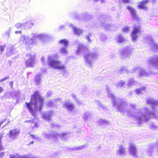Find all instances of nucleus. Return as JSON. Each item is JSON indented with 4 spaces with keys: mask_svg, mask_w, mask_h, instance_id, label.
<instances>
[{
    "mask_svg": "<svg viewBox=\"0 0 158 158\" xmlns=\"http://www.w3.org/2000/svg\"><path fill=\"white\" fill-rule=\"evenodd\" d=\"M34 143V142L33 141H31V142L29 144V145H30V144H33Z\"/></svg>",
    "mask_w": 158,
    "mask_h": 158,
    "instance_id": "nucleus-61",
    "label": "nucleus"
},
{
    "mask_svg": "<svg viewBox=\"0 0 158 158\" xmlns=\"http://www.w3.org/2000/svg\"><path fill=\"white\" fill-rule=\"evenodd\" d=\"M118 72L119 73H129V71L126 67L122 66L120 68V69L119 70Z\"/></svg>",
    "mask_w": 158,
    "mask_h": 158,
    "instance_id": "nucleus-31",
    "label": "nucleus"
},
{
    "mask_svg": "<svg viewBox=\"0 0 158 158\" xmlns=\"http://www.w3.org/2000/svg\"><path fill=\"white\" fill-rule=\"evenodd\" d=\"M61 101V99L60 98H57L52 100L50 101L48 104V105L50 106H52L56 104L57 102H60Z\"/></svg>",
    "mask_w": 158,
    "mask_h": 158,
    "instance_id": "nucleus-26",
    "label": "nucleus"
},
{
    "mask_svg": "<svg viewBox=\"0 0 158 158\" xmlns=\"http://www.w3.org/2000/svg\"><path fill=\"white\" fill-rule=\"evenodd\" d=\"M129 0H123V2L124 3H127L129 2Z\"/></svg>",
    "mask_w": 158,
    "mask_h": 158,
    "instance_id": "nucleus-55",
    "label": "nucleus"
},
{
    "mask_svg": "<svg viewBox=\"0 0 158 158\" xmlns=\"http://www.w3.org/2000/svg\"><path fill=\"white\" fill-rule=\"evenodd\" d=\"M68 112L72 115H74L76 113L74 109H68Z\"/></svg>",
    "mask_w": 158,
    "mask_h": 158,
    "instance_id": "nucleus-42",
    "label": "nucleus"
},
{
    "mask_svg": "<svg viewBox=\"0 0 158 158\" xmlns=\"http://www.w3.org/2000/svg\"><path fill=\"white\" fill-rule=\"evenodd\" d=\"M106 90L107 96L112 99V102L115 107L123 108L127 106H129L132 108H134L135 106L133 104H130L127 103L123 100H120L119 101L116 100L114 94L111 92L110 87L108 85L106 86Z\"/></svg>",
    "mask_w": 158,
    "mask_h": 158,
    "instance_id": "nucleus-4",
    "label": "nucleus"
},
{
    "mask_svg": "<svg viewBox=\"0 0 158 158\" xmlns=\"http://www.w3.org/2000/svg\"><path fill=\"white\" fill-rule=\"evenodd\" d=\"M147 103L149 105L152 106V109H154V107H158V101L152 98H150L147 100Z\"/></svg>",
    "mask_w": 158,
    "mask_h": 158,
    "instance_id": "nucleus-20",
    "label": "nucleus"
},
{
    "mask_svg": "<svg viewBox=\"0 0 158 158\" xmlns=\"http://www.w3.org/2000/svg\"><path fill=\"white\" fill-rule=\"evenodd\" d=\"M126 151L125 148L121 145H119L116 152L117 155L123 157L126 154Z\"/></svg>",
    "mask_w": 158,
    "mask_h": 158,
    "instance_id": "nucleus-19",
    "label": "nucleus"
},
{
    "mask_svg": "<svg viewBox=\"0 0 158 158\" xmlns=\"http://www.w3.org/2000/svg\"><path fill=\"white\" fill-rule=\"evenodd\" d=\"M59 43L62 46L59 50V52L64 55L67 54L68 52V51L67 50L68 41L66 39L62 40L60 41Z\"/></svg>",
    "mask_w": 158,
    "mask_h": 158,
    "instance_id": "nucleus-9",
    "label": "nucleus"
},
{
    "mask_svg": "<svg viewBox=\"0 0 158 158\" xmlns=\"http://www.w3.org/2000/svg\"><path fill=\"white\" fill-rule=\"evenodd\" d=\"M129 93L130 95H131L132 94V93H131V92H130Z\"/></svg>",
    "mask_w": 158,
    "mask_h": 158,
    "instance_id": "nucleus-63",
    "label": "nucleus"
},
{
    "mask_svg": "<svg viewBox=\"0 0 158 158\" xmlns=\"http://www.w3.org/2000/svg\"><path fill=\"white\" fill-rule=\"evenodd\" d=\"M145 87H142L141 88L136 89L135 91L136 94L138 95H140L142 93V92L145 90Z\"/></svg>",
    "mask_w": 158,
    "mask_h": 158,
    "instance_id": "nucleus-33",
    "label": "nucleus"
},
{
    "mask_svg": "<svg viewBox=\"0 0 158 158\" xmlns=\"http://www.w3.org/2000/svg\"><path fill=\"white\" fill-rule=\"evenodd\" d=\"M137 84H138V82L133 78H130L128 81V85L129 87H131Z\"/></svg>",
    "mask_w": 158,
    "mask_h": 158,
    "instance_id": "nucleus-27",
    "label": "nucleus"
},
{
    "mask_svg": "<svg viewBox=\"0 0 158 158\" xmlns=\"http://www.w3.org/2000/svg\"><path fill=\"white\" fill-rule=\"evenodd\" d=\"M132 73H139L140 77H148L149 74L143 68L139 67H135L132 69Z\"/></svg>",
    "mask_w": 158,
    "mask_h": 158,
    "instance_id": "nucleus-12",
    "label": "nucleus"
},
{
    "mask_svg": "<svg viewBox=\"0 0 158 158\" xmlns=\"http://www.w3.org/2000/svg\"><path fill=\"white\" fill-rule=\"evenodd\" d=\"M102 125H106L109 124V122L108 120H106L105 119H100L98 121Z\"/></svg>",
    "mask_w": 158,
    "mask_h": 158,
    "instance_id": "nucleus-36",
    "label": "nucleus"
},
{
    "mask_svg": "<svg viewBox=\"0 0 158 158\" xmlns=\"http://www.w3.org/2000/svg\"><path fill=\"white\" fill-rule=\"evenodd\" d=\"M91 113L89 112H85L83 115L82 118L85 122L90 121L92 119Z\"/></svg>",
    "mask_w": 158,
    "mask_h": 158,
    "instance_id": "nucleus-23",
    "label": "nucleus"
},
{
    "mask_svg": "<svg viewBox=\"0 0 158 158\" xmlns=\"http://www.w3.org/2000/svg\"><path fill=\"white\" fill-rule=\"evenodd\" d=\"M77 49L76 51V53L80 55L81 53H87L89 52L87 47L83 45L81 43H79L77 44Z\"/></svg>",
    "mask_w": 158,
    "mask_h": 158,
    "instance_id": "nucleus-14",
    "label": "nucleus"
},
{
    "mask_svg": "<svg viewBox=\"0 0 158 158\" xmlns=\"http://www.w3.org/2000/svg\"><path fill=\"white\" fill-rule=\"evenodd\" d=\"M144 110L145 111L142 113H136L135 111H133L130 110L118 109V110L123 115L135 117L139 124L148 121L150 118L153 117L156 120L158 119V116L155 114L154 111H148L147 109Z\"/></svg>",
    "mask_w": 158,
    "mask_h": 158,
    "instance_id": "nucleus-1",
    "label": "nucleus"
},
{
    "mask_svg": "<svg viewBox=\"0 0 158 158\" xmlns=\"http://www.w3.org/2000/svg\"><path fill=\"white\" fill-rule=\"evenodd\" d=\"M26 56L28 59L26 61V65L28 67H32L35 62L34 56L30 54H27Z\"/></svg>",
    "mask_w": 158,
    "mask_h": 158,
    "instance_id": "nucleus-17",
    "label": "nucleus"
},
{
    "mask_svg": "<svg viewBox=\"0 0 158 158\" xmlns=\"http://www.w3.org/2000/svg\"><path fill=\"white\" fill-rule=\"evenodd\" d=\"M19 133V130L17 129L10 130L8 134L9 138V141L10 142L13 141L17 139Z\"/></svg>",
    "mask_w": 158,
    "mask_h": 158,
    "instance_id": "nucleus-11",
    "label": "nucleus"
},
{
    "mask_svg": "<svg viewBox=\"0 0 158 158\" xmlns=\"http://www.w3.org/2000/svg\"><path fill=\"white\" fill-rule=\"evenodd\" d=\"M69 26L72 27L74 33L77 35H79L83 33V31L82 30L76 27L73 26L72 24H70Z\"/></svg>",
    "mask_w": 158,
    "mask_h": 158,
    "instance_id": "nucleus-25",
    "label": "nucleus"
},
{
    "mask_svg": "<svg viewBox=\"0 0 158 158\" xmlns=\"http://www.w3.org/2000/svg\"><path fill=\"white\" fill-rule=\"evenodd\" d=\"M4 133L2 132L0 134V151L3 150V148L2 147L1 140L3 136ZM4 153L3 152L0 153V158H1L4 155Z\"/></svg>",
    "mask_w": 158,
    "mask_h": 158,
    "instance_id": "nucleus-28",
    "label": "nucleus"
},
{
    "mask_svg": "<svg viewBox=\"0 0 158 158\" xmlns=\"http://www.w3.org/2000/svg\"><path fill=\"white\" fill-rule=\"evenodd\" d=\"M45 58L44 57H42L41 58V61L43 64H45Z\"/></svg>",
    "mask_w": 158,
    "mask_h": 158,
    "instance_id": "nucleus-48",
    "label": "nucleus"
},
{
    "mask_svg": "<svg viewBox=\"0 0 158 158\" xmlns=\"http://www.w3.org/2000/svg\"><path fill=\"white\" fill-rule=\"evenodd\" d=\"M58 57V55L57 53L49 56L48 57V64L56 69L64 70L65 69V67L61 61L56 60Z\"/></svg>",
    "mask_w": 158,
    "mask_h": 158,
    "instance_id": "nucleus-5",
    "label": "nucleus"
},
{
    "mask_svg": "<svg viewBox=\"0 0 158 158\" xmlns=\"http://www.w3.org/2000/svg\"><path fill=\"white\" fill-rule=\"evenodd\" d=\"M108 18V17L105 15L100 16L98 18L99 20L100 23V25L101 26L103 27L106 29L112 30L113 29L112 28L114 27L113 25H107L104 23L106 21Z\"/></svg>",
    "mask_w": 158,
    "mask_h": 158,
    "instance_id": "nucleus-10",
    "label": "nucleus"
},
{
    "mask_svg": "<svg viewBox=\"0 0 158 158\" xmlns=\"http://www.w3.org/2000/svg\"><path fill=\"white\" fill-rule=\"evenodd\" d=\"M127 9L130 12L132 18L134 19H136L137 17V16L135 10L133 7L130 6H128L127 7Z\"/></svg>",
    "mask_w": 158,
    "mask_h": 158,
    "instance_id": "nucleus-22",
    "label": "nucleus"
},
{
    "mask_svg": "<svg viewBox=\"0 0 158 158\" xmlns=\"http://www.w3.org/2000/svg\"><path fill=\"white\" fill-rule=\"evenodd\" d=\"M52 114V112L43 113L42 114V117L44 120L49 122L52 120L51 119Z\"/></svg>",
    "mask_w": 158,
    "mask_h": 158,
    "instance_id": "nucleus-21",
    "label": "nucleus"
},
{
    "mask_svg": "<svg viewBox=\"0 0 158 158\" xmlns=\"http://www.w3.org/2000/svg\"><path fill=\"white\" fill-rule=\"evenodd\" d=\"M40 75H37L35 78V83L38 85L40 84Z\"/></svg>",
    "mask_w": 158,
    "mask_h": 158,
    "instance_id": "nucleus-38",
    "label": "nucleus"
},
{
    "mask_svg": "<svg viewBox=\"0 0 158 158\" xmlns=\"http://www.w3.org/2000/svg\"><path fill=\"white\" fill-rule=\"evenodd\" d=\"M125 84V82L123 80L118 82L116 84V86L117 88L121 87L124 86Z\"/></svg>",
    "mask_w": 158,
    "mask_h": 158,
    "instance_id": "nucleus-32",
    "label": "nucleus"
},
{
    "mask_svg": "<svg viewBox=\"0 0 158 158\" xmlns=\"http://www.w3.org/2000/svg\"><path fill=\"white\" fill-rule=\"evenodd\" d=\"M64 106L68 109H73L74 108V106L73 103L70 101L65 102L64 104Z\"/></svg>",
    "mask_w": 158,
    "mask_h": 158,
    "instance_id": "nucleus-29",
    "label": "nucleus"
},
{
    "mask_svg": "<svg viewBox=\"0 0 158 158\" xmlns=\"http://www.w3.org/2000/svg\"><path fill=\"white\" fill-rule=\"evenodd\" d=\"M150 126L152 128H156V126L155 124L153 123H151L150 124Z\"/></svg>",
    "mask_w": 158,
    "mask_h": 158,
    "instance_id": "nucleus-46",
    "label": "nucleus"
},
{
    "mask_svg": "<svg viewBox=\"0 0 158 158\" xmlns=\"http://www.w3.org/2000/svg\"><path fill=\"white\" fill-rule=\"evenodd\" d=\"M4 91V89L3 87H0V93Z\"/></svg>",
    "mask_w": 158,
    "mask_h": 158,
    "instance_id": "nucleus-53",
    "label": "nucleus"
},
{
    "mask_svg": "<svg viewBox=\"0 0 158 158\" xmlns=\"http://www.w3.org/2000/svg\"><path fill=\"white\" fill-rule=\"evenodd\" d=\"M129 148L130 154L136 157L137 156V150L136 146L133 143H130Z\"/></svg>",
    "mask_w": 158,
    "mask_h": 158,
    "instance_id": "nucleus-18",
    "label": "nucleus"
},
{
    "mask_svg": "<svg viewBox=\"0 0 158 158\" xmlns=\"http://www.w3.org/2000/svg\"><path fill=\"white\" fill-rule=\"evenodd\" d=\"M134 49L130 47H127L121 52V56L125 58L130 56L132 53Z\"/></svg>",
    "mask_w": 158,
    "mask_h": 158,
    "instance_id": "nucleus-13",
    "label": "nucleus"
},
{
    "mask_svg": "<svg viewBox=\"0 0 158 158\" xmlns=\"http://www.w3.org/2000/svg\"><path fill=\"white\" fill-rule=\"evenodd\" d=\"M148 69L152 70L153 69L158 70V55L149 57L147 60Z\"/></svg>",
    "mask_w": 158,
    "mask_h": 158,
    "instance_id": "nucleus-8",
    "label": "nucleus"
},
{
    "mask_svg": "<svg viewBox=\"0 0 158 158\" xmlns=\"http://www.w3.org/2000/svg\"><path fill=\"white\" fill-rule=\"evenodd\" d=\"M6 46V45H3L0 46V50L1 51V53L2 52Z\"/></svg>",
    "mask_w": 158,
    "mask_h": 158,
    "instance_id": "nucleus-44",
    "label": "nucleus"
},
{
    "mask_svg": "<svg viewBox=\"0 0 158 158\" xmlns=\"http://www.w3.org/2000/svg\"><path fill=\"white\" fill-rule=\"evenodd\" d=\"M129 31V27L127 26H125L122 29V31L123 32H127Z\"/></svg>",
    "mask_w": 158,
    "mask_h": 158,
    "instance_id": "nucleus-41",
    "label": "nucleus"
},
{
    "mask_svg": "<svg viewBox=\"0 0 158 158\" xmlns=\"http://www.w3.org/2000/svg\"><path fill=\"white\" fill-rule=\"evenodd\" d=\"M91 35H92V34L89 33L88 34V35H87V36H86V39H87V40H88V41L89 42H90V43H91V40L89 38V37L91 36Z\"/></svg>",
    "mask_w": 158,
    "mask_h": 158,
    "instance_id": "nucleus-45",
    "label": "nucleus"
},
{
    "mask_svg": "<svg viewBox=\"0 0 158 158\" xmlns=\"http://www.w3.org/2000/svg\"><path fill=\"white\" fill-rule=\"evenodd\" d=\"M48 37V35L44 33L38 34L35 33L32 35V37L31 39L27 36L22 35L19 38V44L20 45L25 44L27 47L30 48L34 43H36L37 40L44 41Z\"/></svg>",
    "mask_w": 158,
    "mask_h": 158,
    "instance_id": "nucleus-2",
    "label": "nucleus"
},
{
    "mask_svg": "<svg viewBox=\"0 0 158 158\" xmlns=\"http://www.w3.org/2000/svg\"><path fill=\"white\" fill-rule=\"evenodd\" d=\"M8 78H9L8 77H5L4 78L1 79L0 81V82H1L2 81H5L6 80L8 79Z\"/></svg>",
    "mask_w": 158,
    "mask_h": 158,
    "instance_id": "nucleus-50",
    "label": "nucleus"
},
{
    "mask_svg": "<svg viewBox=\"0 0 158 158\" xmlns=\"http://www.w3.org/2000/svg\"><path fill=\"white\" fill-rule=\"evenodd\" d=\"M21 31H15V33H16V34H17V33H21Z\"/></svg>",
    "mask_w": 158,
    "mask_h": 158,
    "instance_id": "nucleus-59",
    "label": "nucleus"
},
{
    "mask_svg": "<svg viewBox=\"0 0 158 158\" xmlns=\"http://www.w3.org/2000/svg\"><path fill=\"white\" fill-rule=\"evenodd\" d=\"M28 22L26 23H18L15 25V27L18 28L24 29L26 27V24H27Z\"/></svg>",
    "mask_w": 158,
    "mask_h": 158,
    "instance_id": "nucleus-30",
    "label": "nucleus"
},
{
    "mask_svg": "<svg viewBox=\"0 0 158 158\" xmlns=\"http://www.w3.org/2000/svg\"><path fill=\"white\" fill-rule=\"evenodd\" d=\"M27 109H41L43 104V100L39 94V92H35L32 95L31 102H26Z\"/></svg>",
    "mask_w": 158,
    "mask_h": 158,
    "instance_id": "nucleus-3",
    "label": "nucleus"
},
{
    "mask_svg": "<svg viewBox=\"0 0 158 158\" xmlns=\"http://www.w3.org/2000/svg\"><path fill=\"white\" fill-rule=\"evenodd\" d=\"M41 110V109H39V112H40V110Z\"/></svg>",
    "mask_w": 158,
    "mask_h": 158,
    "instance_id": "nucleus-64",
    "label": "nucleus"
},
{
    "mask_svg": "<svg viewBox=\"0 0 158 158\" xmlns=\"http://www.w3.org/2000/svg\"><path fill=\"white\" fill-rule=\"evenodd\" d=\"M30 135H31V137L32 138H33L34 139H39V137L36 135H32L31 134Z\"/></svg>",
    "mask_w": 158,
    "mask_h": 158,
    "instance_id": "nucleus-47",
    "label": "nucleus"
},
{
    "mask_svg": "<svg viewBox=\"0 0 158 158\" xmlns=\"http://www.w3.org/2000/svg\"><path fill=\"white\" fill-rule=\"evenodd\" d=\"M6 120V119H4L2 121H1L0 122V127H1V125L3 123V122L5 121Z\"/></svg>",
    "mask_w": 158,
    "mask_h": 158,
    "instance_id": "nucleus-54",
    "label": "nucleus"
},
{
    "mask_svg": "<svg viewBox=\"0 0 158 158\" xmlns=\"http://www.w3.org/2000/svg\"><path fill=\"white\" fill-rule=\"evenodd\" d=\"M29 110L34 116H35L37 114V109H29Z\"/></svg>",
    "mask_w": 158,
    "mask_h": 158,
    "instance_id": "nucleus-39",
    "label": "nucleus"
},
{
    "mask_svg": "<svg viewBox=\"0 0 158 158\" xmlns=\"http://www.w3.org/2000/svg\"><path fill=\"white\" fill-rule=\"evenodd\" d=\"M38 127V123H34V126L33 127Z\"/></svg>",
    "mask_w": 158,
    "mask_h": 158,
    "instance_id": "nucleus-51",
    "label": "nucleus"
},
{
    "mask_svg": "<svg viewBox=\"0 0 158 158\" xmlns=\"http://www.w3.org/2000/svg\"><path fill=\"white\" fill-rule=\"evenodd\" d=\"M13 84V81H10L9 83L10 85L12 87Z\"/></svg>",
    "mask_w": 158,
    "mask_h": 158,
    "instance_id": "nucleus-56",
    "label": "nucleus"
},
{
    "mask_svg": "<svg viewBox=\"0 0 158 158\" xmlns=\"http://www.w3.org/2000/svg\"><path fill=\"white\" fill-rule=\"evenodd\" d=\"M10 123V121H8V123H7V124L6 125H7V124H9V123ZM5 126V125L4 126Z\"/></svg>",
    "mask_w": 158,
    "mask_h": 158,
    "instance_id": "nucleus-62",
    "label": "nucleus"
},
{
    "mask_svg": "<svg viewBox=\"0 0 158 158\" xmlns=\"http://www.w3.org/2000/svg\"><path fill=\"white\" fill-rule=\"evenodd\" d=\"M97 104L98 105V107L100 108H105V106L103 105L102 103H101L99 101H96Z\"/></svg>",
    "mask_w": 158,
    "mask_h": 158,
    "instance_id": "nucleus-43",
    "label": "nucleus"
},
{
    "mask_svg": "<svg viewBox=\"0 0 158 158\" xmlns=\"http://www.w3.org/2000/svg\"><path fill=\"white\" fill-rule=\"evenodd\" d=\"M14 47L11 46L10 48H7V54L8 55H10L13 54L14 51Z\"/></svg>",
    "mask_w": 158,
    "mask_h": 158,
    "instance_id": "nucleus-35",
    "label": "nucleus"
},
{
    "mask_svg": "<svg viewBox=\"0 0 158 158\" xmlns=\"http://www.w3.org/2000/svg\"><path fill=\"white\" fill-rule=\"evenodd\" d=\"M43 135L46 138L53 140L54 141H57L58 137L60 138L62 140H64L67 139L69 136V134L67 133L58 134L55 132H44Z\"/></svg>",
    "mask_w": 158,
    "mask_h": 158,
    "instance_id": "nucleus-6",
    "label": "nucleus"
},
{
    "mask_svg": "<svg viewBox=\"0 0 158 158\" xmlns=\"http://www.w3.org/2000/svg\"><path fill=\"white\" fill-rule=\"evenodd\" d=\"M25 122L26 123H27V122H31V123H33V120H29V121H27V120L25 121Z\"/></svg>",
    "mask_w": 158,
    "mask_h": 158,
    "instance_id": "nucleus-57",
    "label": "nucleus"
},
{
    "mask_svg": "<svg viewBox=\"0 0 158 158\" xmlns=\"http://www.w3.org/2000/svg\"><path fill=\"white\" fill-rule=\"evenodd\" d=\"M99 54L97 52H89L85 54L84 61L86 66L91 67L93 65V61L97 58Z\"/></svg>",
    "mask_w": 158,
    "mask_h": 158,
    "instance_id": "nucleus-7",
    "label": "nucleus"
},
{
    "mask_svg": "<svg viewBox=\"0 0 158 158\" xmlns=\"http://www.w3.org/2000/svg\"><path fill=\"white\" fill-rule=\"evenodd\" d=\"M140 27L139 26L137 25L134 27L133 31H132L131 36L132 41H136L138 37V34L140 33Z\"/></svg>",
    "mask_w": 158,
    "mask_h": 158,
    "instance_id": "nucleus-16",
    "label": "nucleus"
},
{
    "mask_svg": "<svg viewBox=\"0 0 158 158\" xmlns=\"http://www.w3.org/2000/svg\"><path fill=\"white\" fill-rule=\"evenodd\" d=\"M52 127H55V126H57V125H55L54 124V123H53V124H52Z\"/></svg>",
    "mask_w": 158,
    "mask_h": 158,
    "instance_id": "nucleus-60",
    "label": "nucleus"
},
{
    "mask_svg": "<svg viewBox=\"0 0 158 158\" xmlns=\"http://www.w3.org/2000/svg\"><path fill=\"white\" fill-rule=\"evenodd\" d=\"M146 40L150 44L152 50L155 52H158V44L155 43L154 40L150 36H147Z\"/></svg>",
    "mask_w": 158,
    "mask_h": 158,
    "instance_id": "nucleus-15",
    "label": "nucleus"
},
{
    "mask_svg": "<svg viewBox=\"0 0 158 158\" xmlns=\"http://www.w3.org/2000/svg\"><path fill=\"white\" fill-rule=\"evenodd\" d=\"M99 0H94V2H97ZM101 2H104V0H100Z\"/></svg>",
    "mask_w": 158,
    "mask_h": 158,
    "instance_id": "nucleus-58",
    "label": "nucleus"
},
{
    "mask_svg": "<svg viewBox=\"0 0 158 158\" xmlns=\"http://www.w3.org/2000/svg\"><path fill=\"white\" fill-rule=\"evenodd\" d=\"M148 1L149 0H143L138 5L139 8L141 9L147 10V7L146 6V5L148 3Z\"/></svg>",
    "mask_w": 158,
    "mask_h": 158,
    "instance_id": "nucleus-24",
    "label": "nucleus"
},
{
    "mask_svg": "<svg viewBox=\"0 0 158 158\" xmlns=\"http://www.w3.org/2000/svg\"><path fill=\"white\" fill-rule=\"evenodd\" d=\"M87 146L86 144H85L82 146H81L78 147H76L73 148V150H78L82 149L85 148H86Z\"/></svg>",
    "mask_w": 158,
    "mask_h": 158,
    "instance_id": "nucleus-34",
    "label": "nucleus"
},
{
    "mask_svg": "<svg viewBox=\"0 0 158 158\" xmlns=\"http://www.w3.org/2000/svg\"><path fill=\"white\" fill-rule=\"evenodd\" d=\"M64 27H65L64 25H62L59 28L60 30H62L64 28Z\"/></svg>",
    "mask_w": 158,
    "mask_h": 158,
    "instance_id": "nucleus-52",
    "label": "nucleus"
},
{
    "mask_svg": "<svg viewBox=\"0 0 158 158\" xmlns=\"http://www.w3.org/2000/svg\"><path fill=\"white\" fill-rule=\"evenodd\" d=\"M124 41L125 39L122 35L118 36L117 38V42L119 43H121Z\"/></svg>",
    "mask_w": 158,
    "mask_h": 158,
    "instance_id": "nucleus-37",
    "label": "nucleus"
},
{
    "mask_svg": "<svg viewBox=\"0 0 158 158\" xmlns=\"http://www.w3.org/2000/svg\"><path fill=\"white\" fill-rule=\"evenodd\" d=\"M72 97L77 103H78L79 104H80L81 103L80 101L77 99V96L73 94L72 95Z\"/></svg>",
    "mask_w": 158,
    "mask_h": 158,
    "instance_id": "nucleus-40",
    "label": "nucleus"
},
{
    "mask_svg": "<svg viewBox=\"0 0 158 158\" xmlns=\"http://www.w3.org/2000/svg\"><path fill=\"white\" fill-rule=\"evenodd\" d=\"M52 94V92L51 91H48L47 92V95L49 97V96H50Z\"/></svg>",
    "mask_w": 158,
    "mask_h": 158,
    "instance_id": "nucleus-49",
    "label": "nucleus"
}]
</instances>
